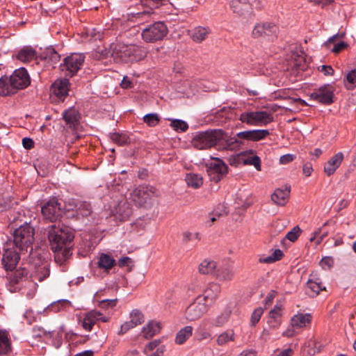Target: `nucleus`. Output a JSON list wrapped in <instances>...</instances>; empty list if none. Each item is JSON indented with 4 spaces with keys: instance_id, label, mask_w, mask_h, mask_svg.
<instances>
[{
    "instance_id": "1",
    "label": "nucleus",
    "mask_w": 356,
    "mask_h": 356,
    "mask_svg": "<svg viewBox=\"0 0 356 356\" xmlns=\"http://www.w3.org/2000/svg\"><path fill=\"white\" fill-rule=\"evenodd\" d=\"M240 138L232 136L222 129H209L197 133L193 140V145L198 149L215 147L218 150L237 151L240 149L242 142Z\"/></svg>"
},
{
    "instance_id": "2",
    "label": "nucleus",
    "mask_w": 356,
    "mask_h": 356,
    "mask_svg": "<svg viewBox=\"0 0 356 356\" xmlns=\"http://www.w3.org/2000/svg\"><path fill=\"white\" fill-rule=\"evenodd\" d=\"M34 229L29 223H25L17 228L13 234V243L15 248L23 253L32 250V244L34 241Z\"/></svg>"
},
{
    "instance_id": "3",
    "label": "nucleus",
    "mask_w": 356,
    "mask_h": 356,
    "mask_svg": "<svg viewBox=\"0 0 356 356\" xmlns=\"http://www.w3.org/2000/svg\"><path fill=\"white\" fill-rule=\"evenodd\" d=\"M48 238L51 250H57L61 246L71 244L74 235L67 227L53 225L49 230Z\"/></svg>"
},
{
    "instance_id": "4",
    "label": "nucleus",
    "mask_w": 356,
    "mask_h": 356,
    "mask_svg": "<svg viewBox=\"0 0 356 356\" xmlns=\"http://www.w3.org/2000/svg\"><path fill=\"white\" fill-rule=\"evenodd\" d=\"M113 52L125 63L137 62L145 56V52L143 48L133 44H118L115 47Z\"/></svg>"
},
{
    "instance_id": "5",
    "label": "nucleus",
    "mask_w": 356,
    "mask_h": 356,
    "mask_svg": "<svg viewBox=\"0 0 356 356\" xmlns=\"http://www.w3.org/2000/svg\"><path fill=\"white\" fill-rule=\"evenodd\" d=\"M157 196V191L153 187L140 185L130 193V200L138 207H145L151 204L152 198Z\"/></svg>"
},
{
    "instance_id": "6",
    "label": "nucleus",
    "mask_w": 356,
    "mask_h": 356,
    "mask_svg": "<svg viewBox=\"0 0 356 356\" xmlns=\"http://www.w3.org/2000/svg\"><path fill=\"white\" fill-rule=\"evenodd\" d=\"M238 119L249 126H266L273 121V116L267 111H245L241 113Z\"/></svg>"
},
{
    "instance_id": "7",
    "label": "nucleus",
    "mask_w": 356,
    "mask_h": 356,
    "mask_svg": "<svg viewBox=\"0 0 356 356\" xmlns=\"http://www.w3.org/2000/svg\"><path fill=\"white\" fill-rule=\"evenodd\" d=\"M168 33L166 24L162 21H158L143 29L141 36L145 42L153 43L162 40Z\"/></svg>"
},
{
    "instance_id": "8",
    "label": "nucleus",
    "mask_w": 356,
    "mask_h": 356,
    "mask_svg": "<svg viewBox=\"0 0 356 356\" xmlns=\"http://www.w3.org/2000/svg\"><path fill=\"white\" fill-rule=\"evenodd\" d=\"M85 60V56L82 54H72L65 57L60 67L65 76L70 77L75 75L80 70Z\"/></svg>"
},
{
    "instance_id": "9",
    "label": "nucleus",
    "mask_w": 356,
    "mask_h": 356,
    "mask_svg": "<svg viewBox=\"0 0 356 356\" xmlns=\"http://www.w3.org/2000/svg\"><path fill=\"white\" fill-rule=\"evenodd\" d=\"M278 27L271 22H262L257 24L252 31L254 38L273 40L277 38Z\"/></svg>"
},
{
    "instance_id": "10",
    "label": "nucleus",
    "mask_w": 356,
    "mask_h": 356,
    "mask_svg": "<svg viewBox=\"0 0 356 356\" xmlns=\"http://www.w3.org/2000/svg\"><path fill=\"white\" fill-rule=\"evenodd\" d=\"M206 166L210 179L216 183L222 180L228 172L227 165L218 158L213 159Z\"/></svg>"
},
{
    "instance_id": "11",
    "label": "nucleus",
    "mask_w": 356,
    "mask_h": 356,
    "mask_svg": "<svg viewBox=\"0 0 356 356\" xmlns=\"http://www.w3.org/2000/svg\"><path fill=\"white\" fill-rule=\"evenodd\" d=\"M210 308L197 296L186 307L185 317L188 321H193L200 319Z\"/></svg>"
},
{
    "instance_id": "12",
    "label": "nucleus",
    "mask_w": 356,
    "mask_h": 356,
    "mask_svg": "<svg viewBox=\"0 0 356 356\" xmlns=\"http://www.w3.org/2000/svg\"><path fill=\"white\" fill-rule=\"evenodd\" d=\"M221 293V286L216 282H210L197 297L210 308L216 302Z\"/></svg>"
},
{
    "instance_id": "13",
    "label": "nucleus",
    "mask_w": 356,
    "mask_h": 356,
    "mask_svg": "<svg viewBox=\"0 0 356 356\" xmlns=\"http://www.w3.org/2000/svg\"><path fill=\"white\" fill-rule=\"evenodd\" d=\"M334 89L329 84L324 85L310 94V98L321 104L329 105L333 102Z\"/></svg>"
},
{
    "instance_id": "14",
    "label": "nucleus",
    "mask_w": 356,
    "mask_h": 356,
    "mask_svg": "<svg viewBox=\"0 0 356 356\" xmlns=\"http://www.w3.org/2000/svg\"><path fill=\"white\" fill-rule=\"evenodd\" d=\"M42 213L45 219L51 222L56 221L62 215L60 204L56 198L49 200L42 207Z\"/></svg>"
},
{
    "instance_id": "15",
    "label": "nucleus",
    "mask_w": 356,
    "mask_h": 356,
    "mask_svg": "<svg viewBox=\"0 0 356 356\" xmlns=\"http://www.w3.org/2000/svg\"><path fill=\"white\" fill-rule=\"evenodd\" d=\"M10 79L11 85L14 86L16 91L26 88L31 83L29 75L24 67L15 70Z\"/></svg>"
},
{
    "instance_id": "16",
    "label": "nucleus",
    "mask_w": 356,
    "mask_h": 356,
    "mask_svg": "<svg viewBox=\"0 0 356 356\" xmlns=\"http://www.w3.org/2000/svg\"><path fill=\"white\" fill-rule=\"evenodd\" d=\"M20 259L19 253L14 248L4 249L1 263L6 271L13 270Z\"/></svg>"
},
{
    "instance_id": "17",
    "label": "nucleus",
    "mask_w": 356,
    "mask_h": 356,
    "mask_svg": "<svg viewBox=\"0 0 356 356\" xmlns=\"http://www.w3.org/2000/svg\"><path fill=\"white\" fill-rule=\"evenodd\" d=\"M70 81L67 79H58L51 86V92L60 100H64L68 95Z\"/></svg>"
},
{
    "instance_id": "18",
    "label": "nucleus",
    "mask_w": 356,
    "mask_h": 356,
    "mask_svg": "<svg viewBox=\"0 0 356 356\" xmlns=\"http://www.w3.org/2000/svg\"><path fill=\"white\" fill-rule=\"evenodd\" d=\"M108 318L104 316L100 312L92 310L88 312L82 321L83 327L87 331H91L95 324L100 321L102 322H108Z\"/></svg>"
},
{
    "instance_id": "19",
    "label": "nucleus",
    "mask_w": 356,
    "mask_h": 356,
    "mask_svg": "<svg viewBox=\"0 0 356 356\" xmlns=\"http://www.w3.org/2000/svg\"><path fill=\"white\" fill-rule=\"evenodd\" d=\"M269 134L268 129H253L238 132L236 136L240 139L257 142L266 138Z\"/></svg>"
},
{
    "instance_id": "20",
    "label": "nucleus",
    "mask_w": 356,
    "mask_h": 356,
    "mask_svg": "<svg viewBox=\"0 0 356 356\" xmlns=\"http://www.w3.org/2000/svg\"><path fill=\"white\" fill-rule=\"evenodd\" d=\"M344 155L343 152H338L332 156L325 164L323 167L324 172L327 175L330 176L333 175L337 169L340 166Z\"/></svg>"
},
{
    "instance_id": "21",
    "label": "nucleus",
    "mask_w": 356,
    "mask_h": 356,
    "mask_svg": "<svg viewBox=\"0 0 356 356\" xmlns=\"http://www.w3.org/2000/svg\"><path fill=\"white\" fill-rule=\"evenodd\" d=\"M291 58L289 60V66L296 71H304L307 68L306 60L303 52L291 51Z\"/></svg>"
},
{
    "instance_id": "22",
    "label": "nucleus",
    "mask_w": 356,
    "mask_h": 356,
    "mask_svg": "<svg viewBox=\"0 0 356 356\" xmlns=\"http://www.w3.org/2000/svg\"><path fill=\"white\" fill-rule=\"evenodd\" d=\"M282 303L277 301L274 307L269 312L268 323L270 327H276L281 323Z\"/></svg>"
},
{
    "instance_id": "23",
    "label": "nucleus",
    "mask_w": 356,
    "mask_h": 356,
    "mask_svg": "<svg viewBox=\"0 0 356 356\" xmlns=\"http://www.w3.org/2000/svg\"><path fill=\"white\" fill-rule=\"evenodd\" d=\"M80 114L74 107H71L63 113V118L69 127L75 128L79 123Z\"/></svg>"
},
{
    "instance_id": "24",
    "label": "nucleus",
    "mask_w": 356,
    "mask_h": 356,
    "mask_svg": "<svg viewBox=\"0 0 356 356\" xmlns=\"http://www.w3.org/2000/svg\"><path fill=\"white\" fill-rule=\"evenodd\" d=\"M290 186H286L284 188H277L271 195V200L277 205H285L289 197Z\"/></svg>"
},
{
    "instance_id": "25",
    "label": "nucleus",
    "mask_w": 356,
    "mask_h": 356,
    "mask_svg": "<svg viewBox=\"0 0 356 356\" xmlns=\"http://www.w3.org/2000/svg\"><path fill=\"white\" fill-rule=\"evenodd\" d=\"M46 256L47 254L44 252L40 250L33 251L32 250L29 254V262L31 266L35 268L40 266H43L44 264H49L46 259Z\"/></svg>"
},
{
    "instance_id": "26",
    "label": "nucleus",
    "mask_w": 356,
    "mask_h": 356,
    "mask_svg": "<svg viewBox=\"0 0 356 356\" xmlns=\"http://www.w3.org/2000/svg\"><path fill=\"white\" fill-rule=\"evenodd\" d=\"M229 6L232 11L239 16L243 15L250 9L248 0H230Z\"/></svg>"
},
{
    "instance_id": "27",
    "label": "nucleus",
    "mask_w": 356,
    "mask_h": 356,
    "mask_svg": "<svg viewBox=\"0 0 356 356\" xmlns=\"http://www.w3.org/2000/svg\"><path fill=\"white\" fill-rule=\"evenodd\" d=\"M132 214V209L129 203L124 202L120 203L115 208V217L120 221L127 220Z\"/></svg>"
},
{
    "instance_id": "28",
    "label": "nucleus",
    "mask_w": 356,
    "mask_h": 356,
    "mask_svg": "<svg viewBox=\"0 0 356 356\" xmlns=\"http://www.w3.org/2000/svg\"><path fill=\"white\" fill-rule=\"evenodd\" d=\"M312 316L309 314L298 313L291 319V325L294 328H302L310 323Z\"/></svg>"
},
{
    "instance_id": "29",
    "label": "nucleus",
    "mask_w": 356,
    "mask_h": 356,
    "mask_svg": "<svg viewBox=\"0 0 356 356\" xmlns=\"http://www.w3.org/2000/svg\"><path fill=\"white\" fill-rule=\"evenodd\" d=\"M161 325L159 322L150 321L143 328V334L146 339H150L154 335L159 334L161 331Z\"/></svg>"
},
{
    "instance_id": "30",
    "label": "nucleus",
    "mask_w": 356,
    "mask_h": 356,
    "mask_svg": "<svg viewBox=\"0 0 356 356\" xmlns=\"http://www.w3.org/2000/svg\"><path fill=\"white\" fill-rule=\"evenodd\" d=\"M71 248V244H67V245L61 246V248L59 250H53L55 253L54 259L56 262L62 264L67 259L72 255Z\"/></svg>"
},
{
    "instance_id": "31",
    "label": "nucleus",
    "mask_w": 356,
    "mask_h": 356,
    "mask_svg": "<svg viewBox=\"0 0 356 356\" xmlns=\"http://www.w3.org/2000/svg\"><path fill=\"white\" fill-rule=\"evenodd\" d=\"M17 91L14 86L11 85L10 77L2 76L0 79V95L8 96L15 93Z\"/></svg>"
},
{
    "instance_id": "32",
    "label": "nucleus",
    "mask_w": 356,
    "mask_h": 356,
    "mask_svg": "<svg viewBox=\"0 0 356 356\" xmlns=\"http://www.w3.org/2000/svg\"><path fill=\"white\" fill-rule=\"evenodd\" d=\"M216 263L211 259L203 260L198 266V272L202 275L215 274L216 270Z\"/></svg>"
},
{
    "instance_id": "33",
    "label": "nucleus",
    "mask_w": 356,
    "mask_h": 356,
    "mask_svg": "<svg viewBox=\"0 0 356 356\" xmlns=\"http://www.w3.org/2000/svg\"><path fill=\"white\" fill-rule=\"evenodd\" d=\"M17 58L24 63L32 61L36 58V51L31 47H26L18 52Z\"/></svg>"
},
{
    "instance_id": "34",
    "label": "nucleus",
    "mask_w": 356,
    "mask_h": 356,
    "mask_svg": "<svg viewBox=\"0 0 356 356\" xmlns=\"http://www.w3.org/2000/svg\"><path fill=\"white\" fill-rule=\"evenodd\" d=\"M11 342L6 331L0 330V355H6L11 352Z\"/></svg>"
},
{
    "instance_id": "35",
    "label": "nucleus",
    "mask_w": 356,
    "mask_h": 356,
    "mask_svg": "<svg viewBox=\"0 0 356 356\" xmlns=\"http://www.w3.org/2000/svg\"><path fill=\"white\" fill-rule=\"evenodd\" d=\"M307 286L311 290L312 296H317L320 291L325 290V287L319 277L309 279Z\"/></svg>"
},
{
    "instance_id": "36",
    "label": "nucleus",
    "mask_w": 356,
    "mask_h": 356,
    "mask_svg": "<svg viewBox=\"0 0 356 356\" xmlns=\"http://www.w3.org/2000/svg\"><path fill=\"white\" fill-rule=\"evenodd\" d=\"M185 181L188 186L193 188H199L203 184V178L199 174L188 173L186 175Z\"/></svg>"
},
{
    "instance_id": "37",
    "label": "nucleus",
    "mask_w": 356,
    "mask_h": 356,
    "mask_svg": "<svg viewBox=\"0 0 356 356\" xmlns=\"http://www.w3.org/2000/svg\"><path fill=\"white\" fill-rule=\"evenodd\" d=\"M115 264V260L108 254L103 253L99 258L98 266L105 270L111 269Z\"/></svg>"
},
{
    "instance_id": "38",
    "label": "nucleus",
    "mask_w": 356,
    "mask_h": 356,
    "mask_svg": "<svg viewBox=\"0 0 356 356\" xmlns=\"http://www.w3.org/2000/svg\"><path fill=\"white\" fill-rule=\"evenodd\" d=\"M76 214L78 218L88 217L92 213V207L89 202H79L76 206Z\"/></svg>"
},
{
    "instance_id": "39",
    "label": "nucleus",
    "mask_w": 356,
    "mask_h": 356,
    "mask_svg": "<svg viewBox=\"0 0 356 356\" xmlns=\"http://www.w3.org/2000/svg\"><path fill=\"white\" fill-rule=\"evenodd\" d=\"M193 327L191 325L185 326L184 328L181 329L176 335L175 337V343L177 344L181 345L186 342V341L191 337L193 334Z\"/></svg>"
},
{
    "instance_id": "40",
    "label": "nucleus",
    "mask_w": 356,
    "mask_h": 356,
    "mask_svg": "<svg viewBox=\"0 0 356 356\" xmlns=\"http://www.w3.org/2000/svg\"><path fill=\"white\" fill-rule=\"evenodd\" d=\"M215 276L220 281L229 282L233 279L234 273L229 268L222 267L216 269Z\"/></svg>"
},
{
    "instance_id": "41",
    "label": "nucleus",
    "mask_w": 356,
    "mask_h": 356,
    "mask_svg": "<svg viewBox=\"0 0 356 356\" xmlns=\"http://www.w3.org/2000/svg\"><path fill=\"white\" fill-rule=\"evenodd\" d=\"M49 264H44L43 266L34 268L33 276L39 282H42L49 276Z\"/></svg>"
},
{
    "instance_id": "42",
    "label": "nucleus",
    "mask_w": 356,
    "mask_h": 356,
    "mask_svg": "<svg viewBox=\"0 0 356 356\" xmlns=\"http://www.w3.org/2000/svg\"><path fill=\"white\" fill-rule=\"evenodd\" d=\"M111 140L120 146H123L130 143L129 137L123 133H111L110 134Z\"/></svg>"
},
{
    "instance_id": "43",
    "label": "nucleus",
    "mask_w": 356,
    "mask_h": 356,
    "mask_svg": "<svg viewBox=\"0 0 356 356\" xmlns=\"http://www.w3.org/2000/svg\"><path fill=\"white\" fill-rule=\"evenodd\" d=\"M231 315V311L226 309L218 315L213 321V325L216 327H222L229 319Z\"/></svg>"
},
{
    "instance_id": "44",
    "label": "nucleus",
    "mask_w": 356,
    "mask_h": 356,
    "mask_svg": "<svg viewBox=\"0 0 356 356\" xmlns=\"http://www.w3.org/2000/svg\"><path fill=\"white\" fill-rule=\"evenodd\" d=\"M208 34V29L199 26L193 30L192 33V38L194 41L200 42L207 38Z\"/></svg>"
},
{
    "instance_id": "45",
    "label": "nucleus",
    "mask_w": 356,
    "mask_h": 356,
    "mask_svg": "<svg viewBox=\"0 0 356 356\" xmlns=\"http://www.w3.org/2000/svg\"><path fill=\"white\" fill-rule=\"evenodd\" d=\"M234 332L233 330H228L221 333L217 338V343L219 346H223L229 341H234Z\"/></svg>"
},
{
    "instance_id": "46",
    "label": "nucleus",
    "mask_w": 356,
    "mask_h": 356,
    "mask_svg": "<svg viewBox=\"0 0 356 356\" xmlns=\"http://www.w3.org/2000/svg\"><path fill=\"white\" fill-rule=\"evenodd\" d=\"M243 163L245 165H253L258 171H261V159L257 155H253L244 159Z\"/></svg>"
},
{
    "instance_id": "47",
    "label": "nucleus",
    "mask_w": 356,
    "mask_h": 356,
    "mask_svg": "<svg viewBox=\"0 0 356 356\" xmlns=\"http://www.w3.org/2000/svg\"><path fill=\"white\" fill-rule=\"evenodd\" d=\"M283 255V252L281 250L276 249L275 250H274V252L270 256L260 259V261L266 264H270L280 260L282 258Z\"/></svg>"
},
{
    "instance_id": "48",
    "label": "nucleus",
    "mask_w": 356,
    "mask_h": 356,
    "mask_svg": "<svg viewBox=\"0 0 356 356\" xmlns=\"http://www.w3.org/2000/svg\"><path fill=\"white\" fill-rule=\"evenodd\" d=\"M29 270L26 268H20L17 269L11 275L10 280L12 282L18 283L23 277L27 276Z\"/></svg>"
},
{
    "instance_id": "49",
    "label": "nucleus",
    "mask_w": 356,
    "mask_h": 356,
    "mask_svg": "<svg viewBox=\"0 0 356 356\" xmlns=\"http://www.w3.org/2000/svg\"><path fill=\"white\" fill-rule=\"evenodd\" d=\"M170 127L176 131H186L188 128L185 121L178 119L172 120Z\"/></svg>"
},
{
    "instance_id": "50",
    "label": "nucleus",
    "mask_w": 356,
    "mask_h": 356,
    "mask_svg": "<svg viewBox=\"0 0 356 356\" xmlns=\"http://www.w3.org/2000/svg\"><path fill=\"white\" fill-rule=\"evenodd\" d=\"M143 121L149 127H155L160 122V118L156 113H148L143 117Z\"/></svg>"
},
{
    "instance_id": "51",
    "label": "nucleus",
    "mask_w": 356,
    "mask_h": 356,
    "mask_svg": "<svg viewBox=\"0 0 356 356\" xmlns=\"http://www.w3.org/2000/svg\"><path fill=\"white\" fill-rule=\"evenodd\" d=\"M130 321L134 325L137 326L143 322V315L138 309H134L130 314Z\"/></svg>"
},
{
    "instance_id": "52",
    "label": "nucleus",
    "mask_w": 356,
    "mask_h": 356,
    "mask_svg": "<svg viewBox=\"0 0 356 356\" xmlns=\"http://www.w3.org/2000/svg\"><path fill=\"white\" fill-rule=\"evenodd\" d=\"M327 235V232H322L321 228H318L314 232L313 236L309 238L311 242H315L316 245H319L323 238Z\"/></svg>"
},
{
    "instance_id": "53",
    "label": "nucleus",
    "mask_w": 356,
    "mask_h": 356,
    "mask_svg": "<svg viewBox=\"0 0 356 356\" xmlns=\"http://www.w3.org/2000/svg\"><path fill=\"white\" fill-rule=\"evenodd\" d=\"M301 229L299 226H295L291 231H289L286 235V238L291 242H295L301 234Z\"/></svg>"
},
{
    "instance_id": "54",
    "label": "nucleus",
    "mask_w": 356,
    "mask_h": 356,
    "mask_svg": "<svg viewBox=\"0 0 356 356\" xmlns=\"http://www.w3.org/2000/svg\"><path fill=\"white\" fill-rule=\"evenodd\" d=\"M263 313L264 309L261 307H257L254 310L250 318L252 325L254 326L259 321Z\"/></svg>"
},
{
    "instance_id": "55",
    "label": "nucleus",
    "mask_w": 356,
    "mask_h": 356,
    "mask_svg": "<svg viewBox=\"0 0 356 356\" xmlns=\"http://www.w3.org/2000/svg\"><path fill=\"white\" fill-rule=\"evenodd\" d=\"M117 299H104L99 301L98 306L103 309L113 308L116 305Z\"/></svg>"
},
{
    "instance_id": "56",
    "label": "nucleus",
    "mask_w": 356,
    "mask_h": 356,
    "mask_svg": "<svg viewBox=\"0 0 356 356\" xmlns=\"http://www.w3.org/2000/svg\"><path fill=\"white\" fill-rule=\"evenodd\" d=\"M182 236H183V241L184 243H188L193 239L200 240L199 233H197V232L192 233L188 231H185L182 233Z\"/></svg>"
},
{
    "instance_id": "57",
    "label": "nucleus",
    "mask_w": 356,
    "mask_h": 356,
    "mask_svg": "<svg viewBox=\"0 0 356 356\" xmlns=\"http://www.w3.org/2000/svg\"><path fill=\"white\" fill-rule=\"evenodd\" d=\"M135 327L136 326L134 325L133 323H131L130 321H127L121 325L120 330H119L118 334L119 335H123L125 333H127L129 330H131Z\"/></svg>"
},
{
    "instance_id": "58",
    "label": "nucleus",
    "mask_w": 356,
    "mask_h": 356,
    "mask_svg": "<svg viewBox=\"0 0 356 356\" xmlns=\"http://www.w3.org/2000/svg\"><path fill=\"white\" fill-rule=\"evenodd\" d=\"M319 72H322L325 76H331L334 74V70L330 65H323L318 67Z\"/></svg>"
},
{
    "instance_id": "59",
    "label": "nucleus",
    "mask_w": 356,
    "mask_h": 356,
    "mask_svg": "<svg viewBox=\"0 0 356 356\" xmlns=\"http://www.w3.org/2000/svg\"><path fill=\"white\" fill-rule=\"evenodd\" d=\"M295 159L296 156L294 154H286L280 156V163L282 165H286L292 162Z\"/></svg>"
},
{
    "instance_id": "60",
    "label": "nucleus",
    "mask_w": 356,
    "mask_h": 356,
    "mask_svg": "<svg viewBox=\"0 0 356 356\" xmlns=\"http://www.w3.org/2000/svg\"><path fill=\"white\" fill-rule=\"evenodd\" d=\"M334 260L331 257H325L320 261V265L323 268H330L332 266Z\"/></svg>"
},
{
    "instance_id": "61",
    "label": "nucleus",
    "mask_w": 356,
    "mask_h": 356,
    "mask_svg": "<svg viewBox=\"0 0 356 356\" xmlns=\"http://www.w3.org/2000/svg\"><path fill=\"white\" fill-rule=\"evenodd\" d=\"M47 54L52 63H56L60 60V56L54 49H49Z\"/></svg>"
},
{
    "instance_id": "62",
    "label": "nucleus",
    "mask_w": 356,
    "mask_h": 356,
    "mask_svg": "<svg viewBox=\"0 0 356 356\" xmlns=\"http://www.w3.org/2000/svg\"><path fill=\"white\" fill-rule=\"evenodd\" d=\"M277 293L276 291H275V290L270 291L264 300L265 305H270L272 303L273 299L277 296Z\"/></svg>"
},
{
    "instance_id": "63",
    "label": "nucleus",
    "mask_w": 356,
    "mask_h": 356,
    "mask_svg": "<svg viewBox=\"0 0 356 356\" xmlns=\"http://www.w3.org/2000/svg\"><path fill=\"white\" fill-rule=\"evenodd\" d=\"M150 11H143L136 13L134 16L136 19L138 20H147V19L150 17Z\"/></svg>"
},
{
    "instance_id": "64",
    "label": "nucleus",
    "mask_w": 356,
    "mask_h": 356,
    "mask_svg": "<svg viewBox=\"0 0 356 356\" xmlns=\"http://www.w3.org/2000/svg\"><path fill=\"white\" fill-rule=\"evenodd\" d=\"M346 79L349 83H356V70H353L349 72L346 74Z\"/></svg>"
}]
</instances>
